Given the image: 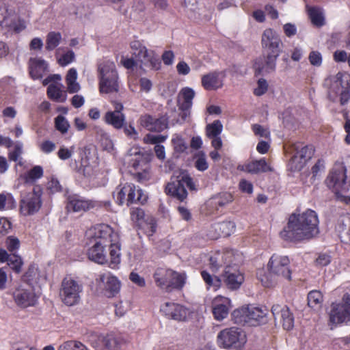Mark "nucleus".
<instances>
[{"label":"nucleus","instance_id":"nucleus-42","mask_svg":"<svg viewBox=\"0 0 350 350\" xmlns=\"http://www.w3.org/2000/svg\"><path fill=\"white\" fill-rule=\"evenodd\" d=\"M308 14L313 25L321 27L324 24V16L320 8H310Z\"/></svg>","mask_w":350,"mask_h":350},{"label":"nucleus","instance_id":"nucleus-53","mask_svg":"<svg viewBox=\"0 0 350 350\" xmlns=\"http://www.w3.org/2000/svg\"><path fill=\"white\" fill-rule=\"evenodd\" d=\"M167 138V135L148 134L144 137V142L147 144H159L164 142Z\"/></svg>","mask_w":350,"mask_h":350},{"label":"nucleus","instance_id":"nucleus-41","mask_svg":"<svg viewBox=\"0 0 350 350\" xmlns=\"http://www.w3.org/2000/svg\"><path fill=\"white\" fill-rule=\"evenodd\" d=\"M16 207V200L11 193H0V211L12 209Z\"/></svg>","mask_w":350,"mask_h":350},{"label":"nucleus","instance_id":"nucleus-33","mask_svg":"<svg viewBox=\"0 0 350 350\" xmlns=\"http://www.w3.org/2000/svg\"><path fill=\"white\" fill-rule=\"evenodd\" d=\"M174 274V271L163 268L158 269L154 274L155 282L158 286L166 291H169L170 277Z\"/></svg>","mask_w":350,"mask_h":350},{"label":"nucleus","instance_id":"nucleus-17","mask_svg":"<svg viewBox=\"0 0 350 350\" xmlns=\"http://www.w3.org/2000/svg\"><path fill=\"white\" fill-rule=\"evenodd\" d=\"M133 217L136 219L138 229L148 237L153 235L157 230V224L154 217L146 215L144 210L138 207H133Z\"/></svg>","mask_w":350,"mask_h":350},{"label":"nucleus","instance_id":"nucleus-18","mask_svg":"<svg viewBox=\"0 0 350 350\" xmlns=\"http://www.w3.org/2000/svg\"><path fill=\"white\" fill-rule=\"evenodd\" d=\"M135 158H133V167L135 169H140L135 174V177L139 182L146 180L149 178V162L150 161V155L145 151L138 150L133 153ZM133 176L134 174L133 173Z\"/></svg>","mask_w":350,"mask_h":350},{"label":"nucleus","instance_id":"nucleus-38","mask_svg":"<svg viewBox=\"0 0 350 350\" xmlns=\"http://www.w3.org/2000/svg\"><path fill=\"white\" fill-rule=\"evenodd\" d=\"M43 176V169L40 165H36L23 175V180L25 183L33 184L36 180Z\"/></svg>","mask_w":350,"mask_h":350},{"label":"nucleus","instance_id":"nucleus-37","mask_svg":"<svg viewBox=\"0 0 350 350\" xmlns=\"http://www.w3.org/2000/svg\"><path fill=\"white\" fill-rule=\"evenodd\" d=\"M233 201V197L231 193L228 192L220 193L213 197L210 201L209 204L214 206L215 208L219 209Z\"/></svg>","mask_w":350,"mask_h":350},{"label":"nucleus","instance_id":"nucleus-9","mask_svg":"<svg viewBox=\"0 0 350 350\" xmlns=\"http://www.w3.org/2000/svg\"><path fill=\"white\" fill-rule=\"evenodd\" d=\"M267 310L254 306H243L232 312L234 322L244 325H256L265 321Z\"/></svg>","mask_w":350,"mask_h":350},{"label":"nucleus","instance_id":"nucleus-60","mask_svg":"<svg viewBox=\"0 0 350 350\" xmlns=\"http://www.w3.org/2000/svg\"><path fill=\"white\" fill-rule=\"evenodd\" d=\"M195 167L199 171L202 172L206 170L208 167V164L206 161L204 154L198 155L195 161Z\"/></svg>","mask_w":350,"mask_h":350},{"label":"nucleus","instance_id":"nucleus-34","mask_svg":"<svg viewBox=\"0 0 350 350\" xmlns=\"http://www.w3.org/2000/svg\"><path fill=\"white\" fill-rule=\"evenodd\" d=\"M0 26L2 27H8L17 32L24 28V27L21 28L17 26L14 21V16L10 14L5 8H0Z\"/></svg>","mask_w":350,"mask_h":350},{"label":"nucleus","instance_id":"nucleus-35","mask_svg":"<svg viewBox=\"0 0 350 350\" xmlns=\"http://www.w3.org/2000/svg\"><path fill=\"white\" fill-rule=\"evenodd\" d=\"M232 255V252H227L224 255L219 254L211 256L209 258V265L211 269L215 272L222 266V263H230L232 260L230 259Z\"/></svg>","mask_w":350,"mask_h":350},{"label":"nucleus","instance_id":"nucleus-13","mask_svg":"<svg viewBox=\"0 0 350 350\" xmlns=\"http://www.w3.org/2000/svg\"><path fill=\"white\" fill-rule=\"evenodd\" d=\"M349 321H350V295L346 293L341 301L332 304L329 323L336 325Z\"/></svg>","mask_w":350,"mask_h":350},{"label":"nucleus","instance_id":"nucleus-26","mask_svg":"<svg viewBox=\"0 0 350 350\" xmlns=\"http://www.w3.org/2000/svg\"><path fill=\"white\" fill-rule=\"evenodd\" d=\"M238 169L250 174H259L273 171L270 163H267L265 158L239 165Z\"/></svg>","mask_w":350,"mask_h":350},{"label":"nucleus","instance_id":"nucleus-14","mask_svg":"<svg viewBox=\"0 0 350 350\" xmlns=\"http://www.w3.org/2000/svg\"><path fill=\"white\" fill-rule=\"evenodd\" d=\"M185 185L190 189H195L192 178L188 175H181L172 179L165 188L167 194L183 201L187 196Z\"/></svg>","mask_w":350,"mask_h":350},{"label":"nucleus","instance_id":"nucleus-36","mask_svg":"<svg viewBox=\"0 0 350 350\" xmlns=\"http://www.w3.org/2000/svg\"><path fill=\"white\" fill-rule=\"evenodd\" d=\"M46 93L48 97L55 102L64 103L66 99V94L56 84H50L47 88Z\"/></svg>","mask_w":350,"mask_h":350},{"label":"nucleus","instance_id":"nucleus-30","mask_svg":"<svg viewBox=\"0 0 350 350\" xmlns=\"http://www.w3.org/2000/svg\"><path fill=\"white\" fill-rule=\"evenodd\" d=\"M113 197L118 205L126 204L129 206L131 204V186L128 184L123 186L119 185L116 188V192L113 193Z\"/></svg>","mask_w":350,"mask_h":350},{"label":"nucleus","instance_id":"nucleus-62","mask_svg":"<svg viewBox=\"0 0 350 350\" xmlns=\"http://www.w3.org/2000/svg\"><path fill=\"white\" fill-rule=\"evenodd\" d=\"M47 188L51 193L62 191V187L59 180L55 178H52L47 184Z\"/></svg>","mask_w":350,"mask_h":350},{"label":"nucleus","instance_id":"nucleus-39","mask_svg":"<svg viewBox=\"0 0 350 350\" xmlns=\"http://www.w3.org/2000/svg\"><path fill=\"white\" fill-rule=\"evenodd\" d=\"M186 275L184 273H180L174 271V274L170 279L169 291L172 289H181L185 284Z\"/></svg>","mask_w":350,"mask_h":350},{"label":"nucleus","instance_id":"nucleus-43","mask_svg":"<svg viewBox=\"0 0 350 350\" xmlns=\"http://www.w3.org/2000/svg\"><path fill=\"white\" fill-rule=\"evenodd\" d=\"M223 130V125L219 120H215L206 126V134L208 138L219 137Z\"/></svg>","mask_w":350,"mask_h":350},{"label":"nucleus","instance_id":"nucleus-31","mask_svg":"<svg viewBox=\"0 0 350 350\" xmlns=\"http://www.w3.org/2000/svg\"><path fill=\"white\" fill-rule=\"evenodd\" d=\"M194 90L189 87H185L180 90L178 96V103L180 109H190L192 106V100L195 96Z\"/></svg>","mask_w":350,"mask_h":350},{"label":"nucleus","instance_id":"nucleus-32","mask_svg":"<svg viewBox=\"0 0 350 350\" xmlns=\"http://www.w3.org/2000/svg\"><path fill=\"white\" fill-rule=\"evenodd\" d=\"M104 122L112 126L116 129H120L125 124V116L123 113H118V111H108L103 117Z\"/></svg>","mask_w":350,"mask_h":350},{"label":"nucleus","instance_id":"nucleus-49","mask_svg":"<svg viewBox=\"0 0 350 350\" xmlns=\"http://www.w3.org/2000/svg\"><path fill=\"white\" fill-rule=\"evenodd\" d=\"M55 125L56 129L61 132L62 134L67 133L70 126L67 120L61 115L55 118Z\"/></svg>","mask_w":350,"mask_h":350},{"label":"nucleus","instance_id":"nucleus-48","mask_svg":"<svg viewBox=\"0 0 350 350\" xmlns=\"http://www.w3.org/2000/svg\"><path fill=\"white\" fill-rule=\"evenodd\" d=\"M201 275L209 287L213 286L217 289L221 286V280L218 277H213L206 271H202Z\"/></svg>","mask_w":350,"mask_h":350},{"label":"nucleus","instance_id":"nucleus-16","mask_svg":"<svg viewBox=\"0 0 350 350\" xmlns=\"http://www.w3.org/2000/svg\"><path fill=\"white\" fill-rule=\"evenodd\" d=\"M96 282L107 297H115L120 289V280L109 272L99 274L96 278Z\"/></svg>","mask_w":350,"mask_h":350},{"label":"nucleus","instance_id":"nucleus-4","mask_svg":"<svg viewBox=\"0 0 350 350\" xmlns=\"http://www.w3.org/2000/svg\"><path fill=\"white\" fill-rule=\"evenodd\" d=\"M98 88L100 94L116 93L119 90L118 75L115 64L105 60L98 66Z\"/></svg>","mask_w":350,"mask_h":350},{"label":"nucleus","instance_id":"nucleus-2","mask_svg":"<svg viewBox=\"0 0 350 350\" xmlns=\"http://www.w3.org/2000/svg\"><path fill=\"white\" fill-rule=\"evenodd\" d=\"M319 223L317 214L311 209L294 213L289 216L280 236L286 241L295 242L310 239L319 234Z\"/></svg>","mask_w":350,"mask_h":350},{"label":"nucleus","instance_id":"nucleus-7","mask_svg":"<svg viewBox=\"0 0 350 350\" xmlns=\"http://www.w3.org/2000/svg\"><path fill=\"white\" fill-rule=\"evenodd\" d=\"M346 172V167L342 163H336L326 179L327 187L338 198H342L340 193H346L350 189V180H347Z\"/></svg>","mask_w":350,"mask_h":350},{"label":"nucleus","instance_id":"nucleus-28","mask_svg":"<svg viewBox=\"0 0 350 350\" xmlns=\"http://www.w3.org/2000/svg\"><path fill=\"white\" fill-rule=\"evenodd\" d=\"M222 278L227 287L232 290L239 288L244 280L241 273L235 270L231 271L228 267L225 269Z\"/></svg>","mask_w":350,"mask_h":350},{"label":"nucleus","instance_id":"nucleus-21","mask_svg":"<svg viewBox=\"0 0 350 350\" xmlns=\"http://www.w3.org/2000/svg\"><path fill=\"white\" fill-rule=\"evenodd\" d=\"M13 298L16 304L23 308L36 305L38 297L33 288H16L13 293Z\"/></svg>","mask_w":350,"mask_h":350},{"label":"nucleus","instance_id":"nucleus-19","mask_svg":"<svg viewBox=\"0 0 350 350\" xmlns=\"http://www.w3.org/2000/svg\"><path fill=\"white\" fill-rule=\"evenodd\" d=\"M294 146L295 152L289 162V166L292 171H299L304 167L307 161L312 157L313 150L311 147L301 146V144H299Z\"/></svg>","mask_w":350,"mask_h":350},{"label":"nucleus","instance_id":"nucleus-47","mask_svg":"<svg viewBox=\"0 0 350 350\" xmlns=\"http://www.w3.org/2000/svg\"><path fill=\"white\" fill-rule=\"evenodd\" d=\"M85 346L77 340H68L59 345L58 350H85Z\"/></svg>","mask_w":350,"mask_h":350},{"label":"nucleus","instance_id":"nucleus-52","mask_svg":"<svg viewBox=\"0 0 350 350\" xmlns=\"http://www.w3.org/2000/svg\"><path fill=\"white\" fill-rule=\"evenodd\" d=\"M148 196L140 188H135L133 189V203L138 202L140 204H144L147 202Z\"/></svg>","mask_w":350,"mask_h":350},{"label":"nucleus","instance_id":"nucleus-8","mask_svg":"<svg viewBox=\"0 0 350 350\" xmlns=\"http://www.w3.org/2000/svg\"><path fill=\"white\" fill-rule=\"evenodd\" d=\"M111 206L110 201H99L88 199L79 195H70L67 198L66 208L68 211L75 213L87 212L90 210H98L105 208L109 210Z\"/></svg>","mask_w":350,"mask_h":350},{"label":"nucleus","instance_id":"nucleus-15","mask_svg":"<svg viewBox=\"0 0 350 350\" xmlns=\"http://www.w3.org/2000/svg\"><path fill=\"white\" fill-rule=\"evenodd\" d=\"M160 311L166 318L178 322L187 321L191 316L188 308L175 302H165L161 306Z\"/></svg>","mask_w":350,"mask_h":350},{"label":"nucleus","instance_id":"nucleus-61","mask_svg":"<svg viewBox=\"0 0 350 350\" xmlns=\"http://www.w3.org/2000/svg\"><path fill=\"white\" fill-rule=\"evenodd\" d=\"M140 91L146 93L149 92L152 88V82L147 77H141L139 80Z\"/></svg>","mask_w":350,"mask_h":350},{"label":"nucleus","instance_id":"nucleus-23","mask_svg":"<svg viewBox=\"0 0 350 350\" xmlns=\"http://www.w3.org/2000/svg\"><path fill=\"white\" fill-rule=\"evenodd\" d=\"M282 44L278 34L272 29H267L262 36V45L263 48L270 51L269 54L280 55V46Z\"/></svg>","mask_w":350,"mask_h":350},{"label":"nucleus","instance_id":"nucleus-58","mask_svg":"<svg viewBox=\"0 0 350 350\" xmlns=\"http://www.w3.org/2000/svg\"><path fill=\"white\" fill-rule=\"evenodd\" d=\"M268 89V84L265 79H260L257 83V87L254 90V94L256 96H260L263 95Z\"/></svg>","mask_w":350,"mask_h":350},{"label":"nucleus","instance_id":"nucleus-12","mask_svg":"<svg viewBox=\"0 0 350 350\" xmlns=\"http://www.w3.org/2000/svg\"><path fill=\"white\" fill-rule=\"evenodd\" d=\"M42 191L39 185L33 187L31 192H29L21 197L20 200V213L24 216L32 215L38 212L42 206Z\"/></svg>","mask_w":350,"mask_h":350},{"label":"nucleus","instance_id":"nucleus-63","mask_svg":"<svg viewBox=\"0 0 350 350\" xmlns=\"http://www.w3.org/2000/svg\"><path fill=\"white\" fill-rule=\"evenodd\" d=\"M75 58V54L72 51H69L64 53L58 60L61 66H66L71 63Z\"/></svg>","mask_w":350,"mask_h":350},{"label":"nucleus","instance_id":"nucleus-25","mask_svg":"<svg viewBox=\"0 0 350 350\" xmlns=\"http://www.w3.org/2000/svg\"><path fill=\"white\" fill-rule=\"evenodd\" d=\"M48 71V64L44 59L31 57L29 60V73L33 80L42 79Z\"/></svg>","mask_w":350,"mask_h":350},{"label":"nucleus","instance_id":"nucleus-20","mask_svg":"<svg viewBox=\"0 0 350 350\" xmlns=\"http://www.w3.org/2000/svg\"><path fill=\"white\" fill-rule=\"evenodd\" d=\"M278 54H269L256 59L254 68L256 75H265L273 72L275 70Z\"/></svg>","mask_w":350,"mask_h":350},{"label":"nucleus","instance_id":"nucleus-56","mask_svg":"<svg viewBox=\"0 0 350 350\" xmlns=\"http://www.w3.org/2000/svg\"><path fill=\"white\" fill-rule=\"evenodd\" d=\"M308 59L310 63L314 66L319 67L322 64V55L319 51H311L309 54Z\"/></svg>","mask_w":350,"mask_h":350},{"label":"nucleus","instance_id":"nucleus-54","mask_svg":"<svg viewBox=\"0 0 350 350\" xmlns=\"http://www.w3.org/2000/svg\"><path fill=\"white\" fill-rule=\"evenodd\" d=\"M105 350H120V343L116 338L107 336L105 338Z\"/></svg>","mask_w":350,"mask_h":350},{"label":"nucleus","instance_id":"nucleus-45","mask_svg":"<svg viewBox=\"0 0 350 350\" xmlns=\"http://www.w3.org/2000/svg\"><path fill=\"white\" fill-rule=\"evenodd\" d=\"M323 301V296L319 291H312L308 295V304L310 308H319Z\"/></svg>","mask_w":350,"mask_h":350},{"label":"nucleus","instance_id":"nucleus-29","mask_svg":"<svg viewBox=\"0 0 350 350\" xmlns=\"http://www.w3.org/2000/svg\"><path fill=\"white\" fill-rule=\"evenodd\" d=\"M223 78L222 72H211L202 77V85L207 90H217L222 87Z\"/></svg>","mask_w":350,"mask_h":350},{"label":"nucleus","instance_id":"nucleus-1","mask_svg":"<svg viewBox=\"0 0 350 350\" xmlns=\"http://www.w3.org/2000/svg\"><path fill=\"white\" fill-rule=\"evenodd\" d=\"M88 258L99 265L109 264L112 269L120 263V244L118 235L109 225L101 224L88 233Z\"/></svg>","mask_w":350,"mask_h":350},{"label":"nucleus","instance_id":"nucleus-51","mask_svg":"<svg viewBox=\"0 0 350 350\" xmlns=\"http://www.w3.org/2000/svg\"><path fill=\"white\" fill-rule=\"evenodd\" d=\"M224 236H229L235 230V224L232 221H224L217 225Z\"/></svg>","mask_w":350,"mask_h":350},{"label":"nucleus","instance_id":"nucleus-11","mask_svg":"<svg viewBox=\"0 0 350 350\" xmlns=\"http://www.w3.org/2000/svg\"><path fill=\"white\" fill-rule=\"evenodd\" d=\"M82 291L83 285L80 281L66 276L62 282L59 295L66 305L71 306L79 302Z\"/></svg>","mask_w":350,"mask_h":350},{"label":"nucleus","instance_id":"nucleus-64","mask_svg":"<svg viewBox=\"0 0 350 350\" xmlns=\"http://www.w3.org/2000/svg\"><path fill=\"white\" fill-rule=\"evenodd\" d=\"M348 55L344 50H336L333 54V58L337 63H343L347 61Z\"/></svg>","mask_w":350,"mask_h":350},{"label":"nucleus","instance_id":"nucleus-22","mask_svg":"<svg viewBox=\"0 0 350 350\" xmlns=\"http://www.w3.org/2000/svg\"><path fill=\"white\" fill-rule=\"evenodd\" d=\"M231 308V301L229 298L218 295L214 298L212 304V311L217 321L226 319Z\"/></svg>","mask_w":350,"mask_h":350},{"label":"nucleus","instance_id":"nucleus-24","mask_svg":"<svg viewBox=\"0 0 350 350\" xmlns=\"http://www.w3.org/2000/svg\"><path fill=\"white\" fill-rule=\"evenodd\" d=\"M271 312L275 320H279L284 329L289 330L293 327L294 318L287 306L274 305L272 306Z\"/></svg>","mask_w":350,"mask_h":350},{"label":"nucleus","instance_id":"nucleus-40","mask_svg":"<svg viewBox=\"0 0 350 350\" xmlns=\"http://www.w3.org/2000/svg\"><path fill=\"white\" fill-rule=\"evenodd\" d=\"M61 40L62 35L59 32H49L46 40V50L49 51L54 50L59 44Z\"/></svg>","mask_w":350,"mask_h":350},{"label":"nucleus","instance_id":"nucleus-46","mask_svg":"<svg viewBox=\"0 0 350 350\" xmlns=\"http://www.w3.org/2000/svg\"><path fill=\"white\" fill-rule=\"evenodd\" d=\"M5 245L8 252L16 254L21 246L20 240L14 236H9L5 239Z\"/></svg>","mask_w":350,"mask_h":350},{"label":"nucleus","instance_id":"nucleus-55","mask_svg":"<svg viewBox=\"0 0 350 350\" xmlns=\"http://www.w3.org/2000/svg\"><path fill=\"white\" fill-rule=\"evenodd\" d=\"M39 148L41 152L48 154L55 150L56 146L55 144L52 141L44 140L42 143L39 144Z\"/></svg>","mask_w":350,"mask_h":350},{"label":"nucleus","instance_id":"nucleus-3","mask_svg":"<svg viewBox=\"0 0 350 350\" xmlns=\"http://www.w3.org/2000/svg\"><path fill=\"white\" fill-rule=\"evenodd\" d=\"M290 260L286 256L274 254L267 264L268 272L260 270L257 273L258 278L265 287H271L282 279H291V271L289 268Z\"/></svg>","mask_w":350,"mask_h":350},{"label":"nucleus","instance_id":"nucleus-10","mask_svg":"<svg viewBox=\"0 0 350 350\" xmlns=\"http://www.w3.org/2000/svg\"><path fill=\"white\" fill-rule=\"evenodd\" d=\"M329 96L333 100L340 96L342 105L347 103L350 98V75L347 73L338 72L331 78Z\"/></svg>","mask_w":350,"mask_h":350},{"label":"nucleus","instance_id":"nucleus-5","mask_svg":"<svg viewBox=\"0 0 350 350\" xmlns=\"http://www.w3.org/2000/svg\"><path fill=\"white\" fill-rule=\"evenodd\" d=\"M134 66H139L144 70L146 68L159 70L161 67V62L154 51L148 50L139 40H133V67Z\"/></svg>","mask_w":350,"mask_h":350},{"label":"nucleus","instance_id":"nucleus-27","mask_svg":"<svg viewBox=\"0 0 350 350\" xmlns=\"http://www.w3.org/2000/svg\"><path fill=\"white\" fill-rule=\"evenodd\" d=\"M140 121L141 124L150 131L161 132L167 128V119L165 117L154 119L150 116H144Z\"/></svg>","mask_w":350,"mask_h":350},{"label":"nucleus","instance_id":"nucleus-6","mask_svg":"<svg viewBox=\"0 0 350 350\" xmlns=\"http://www.w3.org/2000/svg\"><path fill=\"white\" fill-rule=\"evenodd\" d=\"M217 340L219 347L232 350L241 349L247 341L245 332L237 327L222 329L218 333Z\"/></svg>","mask_w":350,"mask_h":350},{"label":"nucleus","instance_id":"nucleus-59","mask_svg":"<svg viewBox=\"0 0 350 350\" xmlns=\"http://www.w3.org/2000/svg\"><path fill=\"white\" fill-rule=\"evenodd\" d=\"M36 275V269L33 265H30L27 271L23 275V280L29 284H31L33 279Z\"/></svg>","mask_w":350,"mask_h":350},{"label":"nucleus","instance_id":"nucleus-44","mask_svg":"<svg viewBox=\"0 0 350 350\" xmlns=\"http://www.w3.org/2000/svg\"><path fill=\"white\" fill-rule=\"evenodd\" d=\"M8 267L15 273H20L22 271L23 260L21 256L16 254H11V257L7 262Z\"/></svg>","mask_w":350,"mask_h":350},{"label":"nucleus","instance_id":"nucleus-57","mask_svg":"<svg viewBox=\"0 0 350 350\" xmlns=\"http://www.w3.org/2000/svg\"><path fill=\"white\" fill-rule=\"evenodd\" d=\"M172 142L176 151L183 152L186 150L187 146L184 139L180 136H174L172 138Z\"/></svg>","mask_w":350,"mask_h":350},{"label":"nucleus","instance_id":"nucleus-50","mask_svg":"<svg viewBox=\"0 0 350 350\" xmlns=\"http://www.w3.org/2000/svg\"><path fill=\"white\" fill-rule=\"evenodd\" d=\"M75 146H72L70 148L65 146H61L57 152L58 158L62 161L68 160L70 159L75 152Z\"/></svg>","mask_w":350,"mask_h":350}]
</instances>
